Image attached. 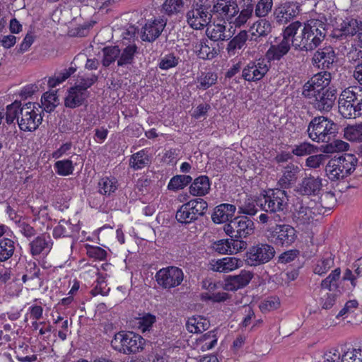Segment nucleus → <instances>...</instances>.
Instances as JSON below:
<instances>
[{"label": "nucleus", "instance_id": "obj_64", "mask_svg": "<svg viewBox=\"0 0 362 362\" xmlns=\"http://www.w3.org/2000/svg\"><path fill=\"white\" fill-rule=\"evenodd\" d=\"M327 158L325 154L310 156L306 159V165L309 168H317L323 164Z\"/></svg>", "mask_w": 362, "mask_h": 362}, {"label": "nucleus", "instance_id": "obj_37", "mask_svg": "<svg viewBox=\"0 0 362 362\" xmlns=\"http://www.w3.org/2000/svg\"><path fill=\"white\" fill-rule=\"evenodd\" d=\"M217 79L218 76L215 72H202L196 78L197 88L201 90H206L214 85Z\"/></svg>", "mask_w": 362, "mask_h": 362}, {"label": "nucleus", "instance_id": "obj_51", "mask_svg": "<svg viewBox=\"0 0 362 362\" xmlns=\"http://www.w3.org/2000/svg\"><path fill=\"white\" fill-rule=\"evenodd\" d=\"M120 53V49L118 46L107 47L103 49L104 57L103 59V64L104 66H107L111 63L118 60V57Z\"/></svg>", "mask_w": 362, "mask_h": 362}, {"label": "nucleus", "instance_id": "obj_30", "mask_svg": "<svg viewBox=\"0 0 362 362\" xmlns=\"http://www.w3.org/2000/svg\"><path fill=\"white\" fill-rule=\"evenodd\" d=\"M322 187V179L309 177L304 178L298 185L297 191L303 195H317Z\"/></svg>", "mask_w": 362, "mask_h": 362}, {"label": "nucleus", "instance_id": "obj_57", "mask_svg": "<svg viewBox=\"0 0 362 362\" xmlns=\"http://www.w3.org/2000/svg\"><path fill=\"white\" fill-rule=\"evenodd\" d=\"M334 264L331 255L319 260L314 268L315 274L322 275L325 274Z\"/></svg>", "mask_w": 362, "mask_h": 362}, {"label": "nucleus", "instance_id": "obj_42", "mask_svg": "<svg viewBox=\"0 0 362 362\" xmlns=\"http://www.w3.org/2000/svg\"><path fill=\"white\" fill-rule=\"evenodd\" d=\"M137 47L135 45H129L123 49H120V53L117 60L118 66H124L132 64Z\"/></svg>", "mask_w": 362, "mask_h": 362}, {"label": "nucleus", "instance_id": "obj_32", "mask_svg": "<svg viewBox=\"0 0 362 362\" xmlns=\"http://www.w3.org/2000/svg\"><path fill=\"white\" fill-rule=\"evenodd\" d=\"M194 52L202 59L211 60L218 55V50L214 44L208 40H201L195 45Z\"/></svg>", "mask_w": 362, "mask_h": 362}, {"label": "nucleus", "instance_id": "obj_7", "mask_svg": "<svg viewBox=\"0 0 362 362\" xmlns=\"http://www.w3.org/2000/svg\"><path fill=\"white\" fill-rule=\"evenodd\" d=\"M42 107L38 103H28L22 106L18 124L21 131L32 132L42 124Z\"/></svg>", "mask_w": 362, "mask_h": 362}, {"label": "nucleus", "instance_id": "obj_5", "mask_svg": "<svg viewBox=\"0 0 362 362\" xmlns=\"http://www.w3.org/2000/svg\"><path fill=\"white\" fill-rule=\"evenodd\" d=\"M302 27L301 23L295 21L287 26L283 33V37L271 45L266 56L269 60H279L284 56L293 45V39L297 31Z\"/></svg>", "mask_w": 362, "mask_h": 362}, {"label": "nucleus", "instance_id": "obj_11", "mask_svg": "<svg viewBox=\"0 0 362 362\" xmlns=\"http://www.w3.org/2000/svg\"><path fill=\"white\" fill-rule=\"evenodd\" d=\"M208 204L204 199H194L182 204L176 213L177 220L182 223H189L205 213Z\"/></svg>", "mask_w": 362, "mask_h": 362}, {"label": "nucleus", "instance_id": "obj_52", "mask_svg": "<svg viewBox=\"0 0 362 362\" xmlns=\"http://www.w3.org/2000/svg\"><path fill=\"white\" fill-rule=\"evenodd\" d=\"M253 13V5L247 4L241 10L238 16H237L232 23L235 27L243 25L252 16Z\"/></svg>", "mask_w": 362, "mask_h": 362}, {"label": "nucleus", "instance_id": "obj_29", "mask_svg": "<svg viewBox=\"0 0 362 362\" xmlns=\"http://www.w3.org/2000/svg\"><path fill=\"white\" fill-rule=\"evenodd\" d=\"M314 107L320 111H329L333 106L336 99L334 90H327L315 95V98H309Z\"/></svg>", "mask_w": 362, "mask_h": 362}, {"label": "nucleus", "instance_id": "obj_34", "mask_svg": "<svg viewBox=\"0 0 362 362\" xmlns=\"http://www.w3.org/2000/svg\"><path fill=\"white\" fill-rule=\"evenodd\" d=\"M210 181L207 176L201 175L197 177L189 187V192L193 196H204L210 189Z\"/></svg>", "mask_w": 362, "mask_h": 362}, {"label": "nucleus", "instance_id": "obj_45", "mask_svg": "<svg viewBox=\"0 0 362 362\" xmlns=\"http://www.w3.org/2000/svg\"><path fill=\"white\" fill-rule=\"evenodd\" d=\"M41 103L45 111L52 112L59 104L57 91L45 93L41 98Z\"/></svg>", "mask_w": 362, "mask_h": 362}, {"label": "nucleus", "instance_id": "obj_54", "mask_svg": "<svg viewBox=\"0 0 362 362\" xmlns=\"http://www.w3.org/2000/svg\"><path fill=\"white\" fill-rule=\"evenodd\" d=\"M317 151V147L310 143L303 142L296 145L292 150V153L297 156L310 155Z\"/></svg>", "mask_w": 362, "mask_h": 362}, {"label": "nucleus", "instance_id": "obj_60", "mask_svg": "<svg viewBox=\"0 0 362 362\" xmlns=\"http://www.w3.org/2000/svg\"><path fill=\"white\" fill-rule=\"evenodd\" d=\"M179 58L173 54H167L164 56L159 62V67L163 70H168L176 66L178 64Z\"/></svg>", "mask_w": 362, "mask_h": 362}, {"label": "nucleus", "instance_id": "obj_18", "mask_svg": "<svg viewBox=\"0 0 362 362\" xmlns=\"http://www.w3.org/2000/svg\"><path fill=\"white\" fill-rule=\"evenodd\" d=\"M324 362H362V350L348 349L342 350L341 354L332 348L324 354Z\"/></svg>", "mask_w": 362, "mask_h": 362}, {"label": "nucleus", "instance_id": "obj_50", "mask_svg": "<svg viewBox=\"0 0 362 362\" xmlns=\"http://www.w3.org/2000/svg\"><path fill=\"white\" fill-rule=\"evenodd\" d=\"M139 329L144 333L150 331L156 321V317L151 313H144L137 319Z\"/></svg>", "mask_w": 362, "mask_h": 362}, {"label": "nucleus", "instance_id": "obj_17", "mask_svg": "<svg viewBox=\"0 0 362 362\" xmlns=\"http://www.w3.org/2000/svg\"><path fill=\"white\" fill-rule=\"evenodd\" d=\"M274 248L268 244L253 246L246 254V262L249 265L257 266L269 262L274 256Z\"/></svg>", "mask_w": 362, "mask_h": 362}, {"label": "nucleus", "instance_id": "obj_63", "mask_svg": "<svg viewBox=\"0 0 362 362\" xmlns=\"http://www.w3.org/2000/svg\"><path fill=\"white\" fill-rule=\"evenodd\" d=\"M110 291V288L107 287L106 281L105 279L100 276L97 278L96 284L92 291V293L94 296L96 295H103L105 296Z\"/></svg>", "mask_w": 362, "mask_h": 362}, {"label": "nucleus", "instance_id": "obj_41", "mask_svg": "<svg viewBox=\"0 0 362 362\" xmlns=\"http://www.w3.org/2000/svg\"><path fill=\"white\" fill-rule=\"evenodd\" d=\"M117 181L112 177H105L98 182L99 192L104 195H110L117 189Z\"/></svg>", "mask_w": 362, "mask_h": 362}, {"label": "nucleus", "instance_id": "obj_53", "mask_svg": "<svg viewBox=\"0 0 362 362\" xmlns=\"http://www.w3.org/2000/svg\"><path fill=\"white\" fill-rule=\"evenodd\" d=\"M341 271L339 269H335L331 274L324 279L321 283L322 288L332 291L337 286V281L339 279Z\"/></svg>", "mask_w": 362, "mask_h": 362}, {"label": "nucleus", "instance_id": "obj_49", "mask_svg": "<svg viewBox=\"0 0 362 362\" xmlns=\"http://www.w3.org/2000/svg\"><path fill=\"white\" fill-rule=\"evenodd\" d=\"M55 172L61 176H68L73 173L74 166L71 160L65 159L57 161L54 165Z\"/></svg>", "mask_w": 362, "mask_h": 362}, {"label": "nucleus", "instance_id": "obj_15", "mask_svg": "<svg viewBox=\"0 0 362 362\" xmlns=\"http://www.w3.org/2000/svg\"><path fill=\"white\" fill-rule=\"evenodd\" d=\"M223 230L232 238H243L252 235L255 226L253 221L247 216H238L226 224Z\"/></svg>", "mask_w": 362, "mask_h": 362}, {"label": "nucleus", "instance_id": "obj_19", "mask_svg": "<svg viewBox=\"0 0 362 362\" xmlns=\"http://www.w3.org/2000/svg\"><path fill=\"white\" fill-rule=\"evenodd\" d=\"M219 283L211 278H206L202 281V288L204 290L200 298L204 301L212 303L224 302L228 298V294L223 291H216Z\"/></svg>", "mask_w": 362, "mask_h": 362}, {"label": "nucleus", "instance_id": "obj_10", "mask_svg": "<svg viewBox=\"0 0 362 362\" xmlns=\"http://www.w3.org/2000/svg\"><path fill=\"white\" fill-rule=\"evenodd\" d=\"M211 4L194 1L192 8L187 12L188 25L195 30H201L206 26L212 17L209 13Z\"/></svg>", "mask_w": 362, "mask_h": 362}, {"label": "nucleus", "instance_id": "obj_13", "mask_svg": "<svg viewBox=\"0 0 362 362\" xmlns=\"http://www.w3.org/2000/svg\"><path fill=\"white\" fill-rule=\"evenodd\" d=\"M331 74L327 71H322L314 75L303 86V95L306 98H315L321 93L330 90L328 88L331 82Z\"/></svg>", "mask_w": 362, "mask_h": 362}, {"label": "nucleus", "instance_id": "obj_35", "mask_svg": "<svg viewBox=\"0 0 362 362\" xmlns=\"http://www.w3.org/2000/svg\"><path fill=\"white\" fill-rule=\"evenodd\" d=\"M209 325V321L206 317L194 315L188 318L186 327L191 333H199L207 329Z\"/></svg>", "mask_w": 362, "mask_h": 362}, {"label": "nucleus", "instance_id": "obj_58", "mask_svg": "<svg viewBox=\"0 0 362 362\" xmlns=\"http://www.w3.org/2000/svg\"><path fill=\"white\" fill-rule=\"evenodd\" d=\"M336 203V198L334 194L331 192H326L322 194L320 197V204L322 211L323 209H328L330 210Z\"/></svg>", "mask_w": 362, "mask_h": 362}, {"label": "nucleus", "instance_id": "obj_25", "mask_svg": "<svg viewBox=\"0 0 362 362\" xmlns=\"http://www.w3.org/2000/svg\"><path fill=\"white\" fill-rule=\"evenodd\" d=\"M336 58L335 52L332 47H325L317 49L313 54L312 63L318 69H329Z\"/></svg>", "mask_w": 362, "mask_h": 362}, {"label": "nucleus", "instance_id": "obj_47", "mask_svg": "<svg viewBox=\"0 0 362 362\" xmlns=\"http://www.w3.org/2000/svg\"><path fill=\"white\" fill-rule=\"evenodd\" d=\"M191 181L192 177L189 175H176L170 179L168 188L170 190L177 191L185 187Z\"/></svg>", "mask_w": 362, "mask_h": 362}, {"label": "nucleus", "instance_id": "obj_9", "mask_svg": "<svg viewBox=\"0 0 362 362\" xmlns=\"http://www.w3.org/2000/svg\"><path fill=\"white\" fill-rule=\"evenodd\" d=\"M332 27V36L337 39H346L358 35L362 26V21L354 18L344 19L335 18L330 20Z\"/></svg>", "mask_w": 362, "mask_h": 362}, {"label": "nucleus", "instance_id": "obj_56", "mask_svg": "<svg viewBox=\"0 0 362 362\" xmlns=\"http://www.w3.org/2000/svg\"><path fill=\"white\" fill-rule=\"evenodd\" d=\"M280 306L279 298L276 296H270L264 299L259 304V309L262 313L269 312L277 309Z\"/></svg>", "mask_w": 362, "mask_h": 362}, {"label": "nucleus", "instance_id": "obj_27", "mask_svg": "<svg viewBox=\"0 0 362 362\" xmlns=\"http://www.w3.org/2000/svg\"><path fill=\"white\" fill-rule=\"evenodd\" d=\"M252 273L243 270L238 275L228 276L225 279L223 288L226 291H236L247 286L251 281Z\"/></svg>", "mask_w": 362, "mask_h": 362}, {"label": "nucleus", "instance_id": "obj_22", "mask_svg": "<svg viewBox=\"0 0 362 362\" xmlns=\"http://www.w3.org/2000/svg\"><path fill=\"white\" fill-rule=\"evenodd\" d=\"M84 82H81L78 85L71 88L69 90L68 95L65 98V105L69 107H75L80 105L85 99L86 90L94 82L92 78L83 80Z\"/></svg>", "mask_w": 362, "mask_h": 362}, {"label": "nucleus", "instance_id": "obj_59", "mask_svg": "<svg viewBox=\"0 0 362 362\" xmlns=\"http://www.w3.org/2000/svg\"><path fill=\"white\" fill-rule=\"evenodd\" d=\"M273 6L272 0H259L256 5L255 14L257 16L262 17L268 14Z\"/></svg>", "mask_w": 362, "mask_h": 362}, {"label": "nucleus", "instance_id": "obj_4", "mask_svg": "<svg viewBox=\"0 0 362 362\" xmlns=\"http://www.w3.org/2000/svg\"><path fill=\"white\" fill-rule=\"evenodd\" d=\"M357 162V158L353 154L335 157L327 164L326 174L331 180L344 179L355 170Z\"/></svg>", "mask_w": 362, "mask_h": 362}, {"label": "nucleus", "instance_id": "obj_31", "mask_svg": "<svg viewBox=\"0 0 362 362\" xmlns=\"http://www.w3.org/2000/svg\"><path fill=\"white\" fill-rule=\"evenodd\" d=\"M235 211V206L230 204H221L214 209L211 218L217 224L226 223L232 218Z\"/></svg>", "mask_w": 362, "mask_h": 362}, {"label": "nucleus", "instance_id": "obj_2", "mask_svg": "<svg viewBox=\"0 0 362 362\" xmlns=\"http://www.w3.org/2000/svg\"><path fill=\"white\" fill-rule=\"evenodd\" d=\"M339 112L344 118L362 115V89L347 88L339 97Z\"/></svg>", "mask_w": 362, "mask_h": 362}, {"label": "nucleus", "instance_id": "obj_28", "mask_svg": "<svg viewBox=\"0 0 362 362\" xmlns=\"http://www.w3.org/2000/svg\"><path fill=\"white\" fill-rule=\"evenodd\" d=\"M299 13L298 6L293 2H286L276 8L274 16L279 23H286Z\"/></svg>", "mask_w": 362, "mask_h": 362}, {"label": "nucleus", "instance_id": "obj_44", "mask_svg": "<svg viewBox=\"0 0 362 362\" xmlns=\"http://www.w3.org/2000/svg\"><path fill=\"white\" fill-rule=\"evenodd\" d=\"M184 8L183 0H165L162 5L163 11L168 16L181 13Z\"/></svg>", "mask_w": 362, "mask_h": 362}, {"label": "nucleus", "instance_id": "obj_39", "mask_svg": "<svg viewBox=\"0 0 362 362\" xmlns=\"http://www.w3.org/2000/svg\"><path fill=\"white\" fill-rule=\"evenodd\" d=\"M298 172L299 170L298 167L287 166L282 176L279 180V185L282 188L288 187L291 183L296 181Z\"/></svg>", "mask_w": 362, "mask_h": 362}, {"label": "nucleus", "instance_id": "obj_48", "mask_svg": "<svg viewBox=\"0 0 362 362\" xmlns=\"http://www.w3.org/2000/svg\"><path fill=\"white\" fill-rule=\"evenodd\" d=\"M22 106L19 102L15 101L14 103L8 105L6 107L5 113L6 121L8 124H12L18 119L21 115Z\"/></svg>", "mask_w": 362, "mask_h": 362}, {"label": "nucleus", "instance_id": "obj_46", "mask_svg": "<svg viewBox=\"0 0 362 362\" xmlns=\"http://www.w3.org/2000/svg\"><path fill=\"white\" fill-rule=\"evenodd\" d=\"M271 24L265 19H262L255 23L250 28L251 34L257 37L267 35L271 31Z\"/></svg>", "mask_w": 362, "mask_h": 362}, {"label": "nucleus", "instance_id": "obj_24", "mask_svg": "<svg viewBox=\"0 0 362 362\" xmlns=\"http://www.w3.org/2000/svg\"><path fill=\"white\" fill-rule=\"evenodd\" d=\"M167 23L164 17H158L148 20L142 28V40L151 42L158 38Z\"/></svg>", "mask_w": 362, "mask_h": 362}, {"label": "nucleus", "instance_id": "obj_62", "mask_svg": "<svg viewBox=\"0 0 362 362\" xmlns=\"http://www.w3.org/2000/svg\"><path fill=\"white\" fill-rule=\"evenodd\" d=\"M217 342L214 335L210 332L205 334L200 339L201 349L203 351L211 349Z\"/></svg>", "mask_w": 362, "mask_h": 362}, {"label": "nucleus", "instance_id": "obj_8", "mask_svg": "<svg viewBox=\"0 0 362 362\" xmlns=\"http://www.w3.org/2000/svg\"><path fill=\"white\" fill-rule=\"evenodd\" d=\"M322 213L324 211H322L317 202L307 198L299 206H296L293 221L298 226H308L317 221V217Z\"/></svg>", "mask_w": 362, "mask_h": 362}, {"label": "nucleus", "instance_id": "obj_12", "mask_svg": "<svg viewBox=\"0 0 362 362\" xmlns=\"http://www.w3.org/2000/svg\"><path fill=\"white\" fill-rule=\"evenodd\" d=\"M268 232L269 240L276 246L289 247L298 238L296 230L288 224H277Z\"/></svg>", "mask_w": 362, "mask_h": 362}, {"label": "nucleus", "instance_id": "obj_1", "mask_svg": "<svg viewBox=\"0 0 362 362\" xmlns=\"http://www.w3.org/2000/svg\"><path fill=\"white\" fill-rule=\"evenodd\" d=\"M326 19H310L304 23L293 39V46L296 49L310 51L318 47L326 35Z\"/></svg>", "mask_w": 362, "mask_h": 362}, {"label": "nucleus", "instance_id": "obj_55", "mask_svg": "<svg viewBox=\"0 0 362 362\" xmlns=\"http://www.w3.org/2000/svg\"><path fill=\"white\" fill-rule=\"evenodd\" d=\"M71 231V224L68 221L62 220L54 228L53 235L56 238L66 237L70 235Z\"/></svg>", "mask_w": 362, "mask_h": 362}, {"label": "nucleus", "instance_id": "obj_26", "mask_svg": "<svg viewBox=\"0 0 362 362\" xmlns=\"http://www.w3.org/2000/svg\"><path fill=\"white\" fill-rule=\"evenodd\" d=\"M225 23L224 21L223 23L208 24L206 30V35L214 41L230 39L234 35L235 30L233 29L232 25L226 28Z\"/></svg>", "mask_w": 362, "mask_h": 362}, {"label": "nucleus", "instance_id": "obj_6", "mask_svg": "<svg viewBox=\"0 0 362 362\" xmlns=\"http://www.w3.org/2000/svg\"><path fill=\"white\" fill-rule=\"evenodd\" d=\"M335 123L327 117L320 116L313 118L308 124L309 138L317 143L328 142L336 132Z\"/></svg>", "mask_w": 362, "mask_h": 362}, {"label": "nucleus", "instance_id": "obj_38", "mask_svg": "<svg viewBox=\"0 0 362 362\" xmlns=\"http://www.w3.org/2000/svg\"><path fill=\"white\" fill-rule=\"evenodd\" d=\"M247 40V33L246 31L240 32L228 44L226 50L230 56L236 53L238 49H240L245 44Z\"/></svg>", "mask_w": 362, "mask_h": 362}, {"label": "nucleus", "instance_id": "obj_16", "mask_svg": "<svg viewBox=\"0 0 362 362\" xmlns=\"http://www.w3.org/2000/svg\"><path fill=\"white\" fill-rule=\"evenodd\" d=\"M156 281L164 288H172L180 285L184 279L181 269L177 267H167L160 269L156 274Z\"/></svg>", "mask_w": 362, "mask_h": 362}, {"label": "nucleus", "instance_id": "obj_43", "mask_svg": "<svg viewBox=\"0 0 362 362\" xmlns=\"http://www.w3.org/2000/svg\"><path fill=\"white\" fill-rule=\"evenodd\" d=\"M344 136L350 141L362 142V122L346 127Z\"/></svg>", "mask_w": 362, "mask_h": 362}, {"label": "nucleus", "instance_id": "obj_21", "mask_svg": "<svg viewBox=\"0 0 362 362\" xmlns=\"http://www.w3.org/2000/svg\"><path fill=\"white\" fill-rule=\"evenodd\" d=\"M269 65L264 59L250 62L243 69V78L249 82L261 80L268 72Z\"/></svg>", "mask_w": 362, "mask_h": 362}, {"label": "nucleus", "instance_id": "obj_33", "mask_svg": "<svg viewBox=\"0 0 362 362\" xmlns=\"http://www.w3.org/2000/svg\"><path fill=\"white\" fill-rule=\"evenodd\" d=\"M30 246L33 255H47L52 247V239L50 236L47 235L37 236L30 243Z\"/></svg>", "mask_w": 362, "mask_h": 362}, {"label": "nucleus", "instance_id": "obj_14", "mask_svg": "<svg viewBox=\"0 0 362 362\" xmlns=\"http://www.w3.org/2000/svg\"><path fill=\"white\" fill-rule=\"evenodd\" d=\"M264 204L261 203L266 211L278 212L284 211L288 205V196L284 190L269 189L262 194Z\"/></svg>", "mask_w": 362, "mask_h": 362}, {"label": "nucleus", "instance_id": "obj_40", "mask_svg": "<svg viewBox=\"0 0 362 362\" xmlns=\"http://www.w3.org/2000/svg\"><path fill=\"white\" fill-rule=\"evenodd\" d=\"M15 243L10 238L0 240V262L9 259L15 251Z\"/></svg>", "mask_w": 362, "mask_h": 362}, {"label": "nucleus", "instance_id": "obj_23", "mask_svg": "<svg viewBox=\"0 0 362 362\" xmlns=\"http://www.w3.org/2000/svg\"><path fill=\"white\" fill-rule=\"evenodd\" d=\"M243 266V261L235 257H226L211 259L209 263L211 270L219 273H228Z\"/></svg>", "mask_w": 362, "mask_h": 362}, {"label": "nucleus", "instance_id": "obj_36", "mask_svg": "<svg viewBox=\"0 0 362 362\" xmlns=\"http://www.w3.org/2000/svg\"><path fill=\"white\" fill-rule=\"evenodd\" d=\"M149 163L150 158L146 149H142L134 153L129 160V165L134 170L142 169L148 165Z\"/></svg>", "mask_w": 362, "mask_h": 362}, {"label": "nucleus", "instance_id": "obj_61", "mask_svg": "<svg viewBox=\"0 0 362 362\" xmlns=\"http://www.w3.org/2000/svg\"><path fill=\"white\" fill-rule=\"evenodd\" d=\"M349 148V144L342 140H334L329 145L327 146L325 151L327 153H333L338 151H345Z\"/></svg>", "mask_w": 362, "mask_h": 362}, {"label": "nucleus", "instance_id": "obj_3", "mask_svg": "<svg viewBox=\"0 0 362 362\" xmlns=\"http://www.w3.org/2000/svg\"><path fill=\"white\" fill-rule=\"evenodd\" d=\"M146 344V339L139 334L124 331L115 334L111 341V346L114 350L126 355L142 351Z\"/></svg>", "mask_w": 362, "mask_h": 362}, {"label": "nucleus", "instance_id": "obj_20", "mask_svg": "<svg viewBox=\"0 0 362 362\" xmlns=\"http://www.w3.org/2000/svg\"><path fill=\"white\" fill-rule=\"evenodd\" d=\"M238 11V6L233 0H217L211 10V15L221 21H227L231 24Z\"/></svg>", "mask_w": 362, "mask_h": 362}]
</instances>
